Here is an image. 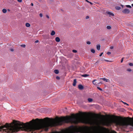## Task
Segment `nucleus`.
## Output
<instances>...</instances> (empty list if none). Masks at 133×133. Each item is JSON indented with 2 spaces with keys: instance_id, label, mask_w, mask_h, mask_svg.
Here are the masks:
<instances>
[{
  "instance_id": "obj_38",
  "label": "nucleus",
  "mask_w": 133,
  "mask_h": 133,
  "mask_svg": "<svg viewBox=\"0 0 133 133\" xmlns=\"http://www.w3.org/2000/svg\"><path fill=\"white\" fill-rule=\"evenodd\" d=\"M46 17L48 18H49V16L48 15H46Z\"/></svg>"
},
{
  "instance_id": "obj_24",
  "label": "nucleus",
  "mask_w": 133,
  "mask_h": 133,
  "mask_svg": "<svg viewBox=\"0 0 133 133\" xmlns=\"http://www.w3.org/2000/svg\"><path fill=\"white\" fill-rule=\"evenodd\" d=\"M132 70L131 69H127V71H131Z\"/></svg>"
},
{
  "instance_id": "obj_31",
  "label": "nucleus",
  "mask_w": 133,
  "mask_h": 133,
  "mask_svg": "<svg viewBox=\"0 0 133 133\" xmlns=\"http://www.w3.org/2000/svg\"><path fill=\"white\" fill-rule=\"evenodd\" d=\"M39 16L40 17H42L43 16L42 14L41 13L39 14Z\"/></svg>"
},
{
  "instance_id": "obj_18",
  "label": "nucleus",
  "mask_w": 133,
  "mask_h": 133,
  "mask_svg": "<svg viewBox=\"0 0 133 133\" xmlns=\"http://www.w3.org/2000/svg\"><path fill=\"white\" fill-rule=\"evenodd\" d=\"M107 28L108 29H111V27L110 26H107Z\"/></svg>"
},
{
  "instance_id": "obj_46",
  "label": "nucleus",
  "mask_w": 133,
  "mask_h": 133,
  "mask_svg": "<svg viewBox=\"0 0 133 133\" xmlns=\"http://www.w3.org/2000/svg\"><path fill=\"white\" fill-rule=\"evenodd\" d=\"M100 83L102 84V83H101V82H100V83H99L98 84H99Z\"/></svg>"
},
{
  "instance_id": "obj_28",
  "label": "nucleus",
  "mask_w": 133,
  "mask_h": 133,
  "mask_svg": "<svg viewBox=\"0 0 133 133\" xmlns=\"http://www.w3.org/2000/svg\"><path fill=\"white\" fill-rule=\"evenodd\" d=\"M111 133H117V132L114 130H113L111 131Z\"/></svg>"
},
{
  "instance_id": "obj_12",
  "label": "nucleus",
  "mask_w": 133,
  "mask_h": 133,
  "mask_svg": "<svg viewBox=\"0 0 133 133\" xmlns=\"http://www.w3.org/2000/svg\"><path fill=\"white\" fill-rule=\"evenodd\" d=\"M54 72L56 74H58L59 72V71L58 70H55L54 71Z\"/></svg>"
},
{
  "instance_id": "obj_8",
  "label": "nucleus",
  "mask_w": 133,
  "mask_h": 133,
  "mask_svg": "<svg viewBox=\"0 0 133 133\" xmlns=\"http://www.w3.org/2000/svg\"><path fill=\"white\" fill-rule=\"evenodd\" d=\"M55 40L57 42H59L60 41V39L58 37H56Z\"/></svg>"
},
{
  "instance_id": "obj_1",
  "label": "nucleus",
  "mask_w": 133,
  "mask_h": 133,
  "mask_svg": "<svg viewBox=\"0 0 133 133\" xmlns=\"http://www.w3.org/2000/svg\"><path fill=\"white\" fill-rule=\"evenodd\" d=\"M101 133L99 131L91 130L90 128L87 126H78L71 125L65 130H62L60 133Z\"/></svg>"
},
{
  "instance_id": "obj_4",
  "label": "nucleus",
  "mask_w": 133,
  "mask_h": 133,
  "mask_svg": "<svg viewBox=\"0 0 133 133\" xmlns=\"http://www.w3.org/2000/svg\"><path fill=\"white\" fill-rule=\"evenodd\" d=\"M78 88L80 90H82L83 89L84 87L82 85L79 84L78 85Z\"/></svg>"
},
{
  "instance_id": "obj_48",
  "label": "nucleus",
  "mask_w": 133,
  "mask_h": 133,
  "mask_svg": "<svg viewBox=\"0 0 133 133\" xmlns=\"http://www.w3.org/2000/svg\"><path fill=\"white\" fill-rule=\"evenodd\" d=\"M126 104L127 105H128V104H127H127Z\"/></svg>"
},
{
  "instance_id": "obj_25",
  "label": "nucleus",
  "mask_w": 133,
  "mask_h": 133,
  "mask_svg": "<svg viewBox=\"0 0 133 133\" xmlns=\"http://www.w3.org/2000/svg\"><path fill=\"white\" fill-rule=\"evenodd\" d=\"M72 52L74 53H76L77 52V51L76 50H72Z\"/></svg>"
},
{
  "instance_id": "obj_37",
  "label": "nucleus",
  "mask_w": 133,
  "mask_h": 133,
  "mask_svg": "<svg viewBox=\"0 0 133 133\" xmlns=\"http://www.w3.org/2000/svg\"><path fill=\"white\" fill-rule=\"evenodd\" d=\"M122 102L123 103V104H127V103H125V102H123L122 101Z\"/></svg>"
},
{
  "instance_id": "obj_11",
  "label": "nucleus",
  "mask_w": 133,
  "mask_h": 133,
  "mask_svg": "<svg viewBox=\"0 0 133 133\" xmlns=\"http://www.w3.org/2000/svg\"><path fill=\"white\" fill-rule=\"evenodd\" d=\"M55 31H52L51 33V35L52 36H53L55 35Z\"/></svg>"
},
{
  "instance_id": "obj_22",
  "label": "nucleus",
  "mask_w": 133,
  "mask_h": 133,
  "mask_svg": "<svg viewBox=\"0 0 133 133\" xmlns=\"http://www.w3.org/2000/svg\"><path fill=\"white\" fill-rule=\"evenodd\" d=\"M126 6L127 8H131V6L130 5H126Z\"/></svg>"
},
{
  "instance_id": "obj_20",
  "label": "nucleus",
  "mask_w": 133,
  "mask_h": 133,
  "mask_svg": "<svg viewBox=\"0 0 133 133\" xmlns=\"http://www.w3.org/2000/svg\"><path fill=\"white\" fill-rule=\"evenodd\" d=\"M96 81V80L95 79L92 81V83H93V84H94V85L96 84V83H95V81Z\"/></svg>"
},
{
  "instance_id": "obj_45",
  "label": "nucleus",
  "mask_w": 133,
  "mask_h": 133,
  "mask_svg": "<svg viewBox=\"0 0 133 133\" xmlns=\"http://www.w3.org/2000/svg\"><path fill=\"white\" fill-rule=\"evenodd\" d=\"M52 133H57L56 132H53Z\"/></svg>"
},
{
  "instance_id": "obj_27",
  "label": "nucleus",
  "mask_w": 133,
  "mask_h": 133,
  "mask_svg": "<svg viewBox=\"0 0 133 133\" xmlns=\"http://www.w3.org/2000/svg\"><path fill=\"white\" fill-rule=\"evenodd\" d=\"M91 43V42L90 41H88L87 42V43L88 44H90Z\"/></svg>"
},
{
  "instance_id": "obj_5",
  "label": "nucleus",
  "mask_w": 133,
  "mask_h": 133,
  "mask_svg": "<svg viewBox=\"0 0 133 133\" xmlns=\"http://www.w3.org/2000/svg\"><path fill=\"white\" fill-rule=\"evenodd\" d=\"M76 79H74V80L73 85L74 86H75L76 85Z\"/></svg>"
},
{
  "instance_id": "obj_6",
  "label": "nucleus",
  "mask_w": 133,
  "mask_h": 133,
  "mask_svg": "<svg viewBox=\"0 0 133 133\" xmlns=\"http://www.w3.org/2000/svg\"><path fill=\"white\" fill-rule=\"evenodd\" d=\"M100 79H102L106 82H108L109 80V79H108L105 78H100Z\"/></svg>"
},
{
  "instance_id": "obj_15",
  "label": "nucleus",
  "mask_w": 133,
  "mask_h": 133,
  "mask_svg": "<svg viewBox=\"0 0 133 133\" xmlns=\"http://www.w3.org/2000/svg\"><path fill=\"white\" fill-rule=\"evenodd\" d=\"M89 76V75L85 74H84V75H82V76L84 77H86Z\"/></svg>"
},
{
  "instance_id": "obj_44",
  "label": "nucleus",
  "mask_w": 133,
  "mask_h": 133,
  "mask_svg": "<svg viewBox=\"0 0 133 133\" xmlns=\"http://www.w3.org/2000/svg\"><path fill=\"white\" fill-rule=\"evenodd\" d=\"M89 3H90L91 4H92V3H91V2H89Z\"/></svg>"
},
{
  "instance_id": "obj_29",
  "label": "nucleus",
  "mask_w": 133,
  "mask_h": 133,
  "mask_svg": "<svg viewBox=\"0 0 133 133\" xmlns=\"http://www.w3.org/2000/svg\"><path fill=\"white\" fill-rule=\"evenodd\" d=\"M56 79L57 80H59L60 79V77L59 76H57L56 77Z\"/></svg>"
},
{
  "instance_id": "obj_43",
  "label": "nucleus",
  "mask_w": 133,
  "mask_h": 133,
  "mask_svg": "<svg viewBox=\"0 0 133 133\" xmlns=\"http://www.w3.org/2000/svg\"><path fill=\"white\" fill-rule=\"evenodd\" d=\"M86 1H87L88 2H89L87 0H85Z\"/></svg>"
},
{
  "instance_id": "obj_3",
  "label": "nucleus",
  "mask_w": 133,
  "mask_h": 133,
  "mask_svg": "<svg viewBox=\"0 0 133 133\" xmlns=\"http://www.w3.org/2000/svg\"><path fill=\"white\" fill-rule=\"evenodd\" d=\"M129 10L128 9H125L122 11V12L125 14H128L130 12Z\"/></svg>"
},
{
  "instance_id": "obj_26",
  "label": "nucleus",
  "mask_w": 133,
  "mask_h": 133,
  "mask_svg": "<svg viewBox=\"0 0 133 133\" xmlns=\"http://www.w3.org/2000/svg\"><path fill=\"white\" fill-rule=\"evenodd\" d=\"M97 88L99 90H101V91H102V89L101 88L99 87H97Z\"/></svg>"
},
{
  "instance_id": "obj_30",
  "label": "nucleus",
  "mask_w": 133,
  "mask_h": 133,
  "mask_svg": "<svg viewBox=\"0 0 133 133\" xmlns=\"http://www.w3.org/2000/svg\"><path fill=\"white\" fill-rule=\"evenodd\" d=\"M123 59H124V58H122L121 59V63L123 62Z\"/></svg>"
},
{
  "instance_id": "obj_47",
  "label": "nucleus",
  "mask_w": 133,
  "mask_h": 133,
  "mask_svg": "<svg viewBox=\"0 0 133 133\" xmlns=\"http://www.w3.org/2000/svg\"><path fill=\"white\" fill-rule=\"evenodd\" d=\"M131 5L132 7H133V4H132Z\"/></svg>"
},
{
  "instance_id": "obj_34",
  "label": "nucleus",
  "mask_w": 133,
  "mask_h": 133,
  "mask_svg": "<svg viewBox=\"0 0 133 133\" xmlns=\"http://www.w3.org/2000/svg\"><path fill=\"white\" fill-rule=\"evenodd\" d=\"M89 16H86V19H87L88 18H89Z\"/></svg>"
},
{
  "instance_id": "obj_9",
  "label": "nucleus",
  "mask_w": 133,
  "mask_h": 133,
  "mask_svg": "<svg viewBox=\"0 0 133 133\" xmlns=\"http://www.w3.org/2000/svg\"><path fill=\"white\" fill-rule=\"evenodd\" d=\"M96 47L97 49L98 50H100V45H97Z\"/></svg>"
},
{
  "instance_id": "obj_21",
  "label": "nucleus",
  "mask_w": 133,
  "mask_h": 133,
  "mask_svg": "<svg viewBox=\"0 0 133 133\" xmlns=\"http://www.w3.org/2000/svg\"><path fill=\"white\" fill-rule=\"evenodd\" d=\"M91 51L92 52L94 53L95 52V50L94 49H91Z\"/></svg>"
},
{
  "instance_id": "obj_49",
  "label": "nucleus",
  "mask_w": 133,
  "mask_h": 133,
  "mask_svg": "<svg viewBox=\"0 0 133 133\" xmlns=\"http://www.w3.org/2000/svg\"><path fill=\"white\" fill-rule=\"evenodd\" d=\"M103 128L104 129H106V128Z\"/></svg>"
},
{
  "instance_id": "obj_39",
  "label": "nucleus",
  "mask_w": 133,
  "mask_h": 133,
  "mask_svg": "<svg viewBox=\"0 0 133 133\" xmlns=\"http://www.w3.org/2000/svg\"><path fill=\"white\" fill-rule=\"evenodd\" d=\"M38 42V40H36L35 41V43H37Z\"/></svg>"
},
{
  "instance_id": "obj_2",
  "label": "nucleus",
  "mask_w": 133,
  "mask_h": 133,
  "mask_svg": "<svg viewBox=\"0 0 133 133\" xmlns=\"http://www.w3.org/2000/svg\"><path fill=\"white\" fill-rule=\"evenodd\" d=\"M129 118L131 120L128 123L124 121V125H130L133 127V120H132L131 118Z\"/></svg>"
},
{
  "instance_id": "obj_16",
  "label": "nucleus",
  "mask_w": 133,
  "mask_h": 133,
  "mask_svg": "<svg viewBox=\"0 0 133 133\" xmlns=\"http://www.w3.org/2000/svg\"><path fill=\"white\" fill-rule=\"evenodd\" d=\"M7 11L6 9H3L2 10V12L3 13H5Z\"/></svg>"
},
{
  "instance_id": "obj_36",
  "label": "nucleus",
  "mask_w": 133,
  "mask_h": 133,
  "mask_svg": "<svg viewBox=\"0 0 133 133\" xmlns=\"http://www.w3.org/2000/svg\"><path fill=\"white\" fill-rule=\"evenodd\" d=\"M17 1L19 2H22V0H17Z\"/></svg>"
},
{
  "instance_id": "obj_42",
  "label": "nucleus",
  "mask_w": 133,
  "mask_h": 133,
  "mask_svg": "<svg viewBox=\"0 0 133 133\" xmlns=\"http://www.w3.org/2000/svg\"><path fill=\"white\" fill-rule=\"evenodd\" d=\"M31 5L32 6H33V5H34V4H33L32 3L31 4Z\"/></svg>"
},
{
  "instance_id": "obj_40",
  "label": "nucleus",
  "mask_w": 133,
  "mask_h": 133,
  "mask_svg": "<svg viewBox=\"0 0 133 133\" xmlns=\"http://www.w3.org/2000/svg\"><path fill=\"white\" fill-rule=\"evenodd\" d=\"M10 50L12 51H14V50L13 49H10Z\"/></svg>"
},
{
  "instance_id": "obj_17",
  "label": "nucleus",
  "mask_w": 133,
  "mask_h": 133,
  "mask_svg": "<svg viewBox=\"0 0 133 133\" xmlns=\"http://www.w3.org/2000/svg\"><path fill=\"white\" fill-rule=\"evenodd\" d=\"M21 47H23L24 48H25L26 47V45H25L24 44H21Z\"/></svg>"
},
{
  "instance_id": "obj_14",
  "label": "nucleus",
  "mask_w": 133,
  "mask_h": 133,
  "mask_svg": "<svg viewBox=\"0 0 133 133\" xmlns=\"http://www.w3.org/2000/svg\"><path fill=\"white\" fill-rule=\"evenodd\" d=\"M88 100L89 102H92L93 101L92 99L91 98H88Z\"/></svg>"
},
{
  "instance_id": "obj_10",
  "label": "nucleus",
  "mask_w": 133,
  "mask_h": 133,
  "mask_svg": "<svg viewBox=\"0 0 133 133\" xmlns=\"http://www.w3.org/2000/svg\"><path fill=\"white\" fill-rule=\"evenodd\" d=\"M82 114L83 115H87V114H91V113H87L86 112H83V113H82Z\"/></svg>"
},
{
  "instance_id": "obj_19",
  "label": "nucleus",
  "mask_w": 133,
  "mask_h": 133,
  "mask_svg": "<svg viewBox=\"0 0 133 133\" xmlns=\"http://www.w3.org/2000/svg\"><path fill=\"white\" fill-rule=\"evenodd\" d=\"M116 9L117 10H119L121 9V7L119 6H117L116 7Z\"/></svg>"
},
{
  "instance_id": "obj_32",
  "label": "nucleus",
  "mask_w": 133,
  "mask_h": 133,
  "mask_svg": "<svg viewBox=\"0 0 133 133\" xmlns=\"http://www.w3.org/2000/svg\"><path fill=\"white\" fill-rule=\"evenodd\" d=\"M107 54L108 55H109L111 54V52H107Z\"/></svg>"
},
{
  "instance_id": "obj_7",
  "label": "nucleus",
  "mask_w": 133,
  "mask_h": 133,
  "mask_svg": "<svg viewBox=\"0 0 133 133\" xmlns=\"http://www.w3.org/2000/svg\"><path fill=\"white\" fill-rule=\"evenodd\" d=\"M107 12V14H108L110 15H111L112 16H114V14L113 13H112L110 12Z\"/></svg>"
},
{
  "instance_id": "obj_33",
  "label": "nucleus",
  "mask_w": 133,
  "mask_h": 133,
  "mask_svg": "<svg viewBox=\"0 0 133 133\" xmlns=\"http://www.w3.org/2000/svg\"><path fill=\"white\" fill-rule=\"evenodd\" d=\"M113 48H114V47H113V46H110V49H113Z\"/></svg>"
},
{
  "instance_id": "obj_41",
  "label": "nucleus",
  "mask_w": 133,
  "mask_h": 133,
  "mask_svg": "<svg viewBox=\"0 0 133 133\" xmlns=\"http://www.w3.org/2000/svg\"><path fill=\"white\" fill-rule=\"evenodd\" d=\"M105 61L107 62H108L109 61L108 60H105Z\"/></svg>"
},
{
  "instance_id": "obj_13",
  "label": "nucleus",
  "mask_w": 133,
  "mask_h": 133,
  "mask_svg": "<svg viewBox=\"0 0 133 133\" xmlns=\"http://www.w3.org/2000/svg\"><path fill=\"white\" fill-rule=\"evenodd\" d=\"M26 26L27 27H29L30 26V24L28 23H26L25 24Z\"/></svg>"
},
{
  "instance_id": "obj_35",
  "label": "nucleus",
  "mask_w": 133,
  "mask_h": 133,
  "mask_svg": "<svg viewBox=\"0 0 133 133\" xmlns=\"http://www.w3.org/2000/svg\"><path fill=\"white\" fill-rule=\"evenodd\" d=\"M103 54V52H102V53H101V54L99 55V56L100 57L102 55V54Z\"/></svg>"
},
{
  "instance_id": "obj_23",
  "label": "nucleus",
  "mask_w": 133,
  "mask_h": 133,
  "mask_svg": "<svg viewBox=\"0 0 133 133\" xmlns=\"http://www.w3.org/2000/svg\"><path fill=\"white\" fill-rule=\"evenodd\" d=\"M129 65L131 66H133V64L131 63H129Z\"/></svg>"
}]
</instances>
